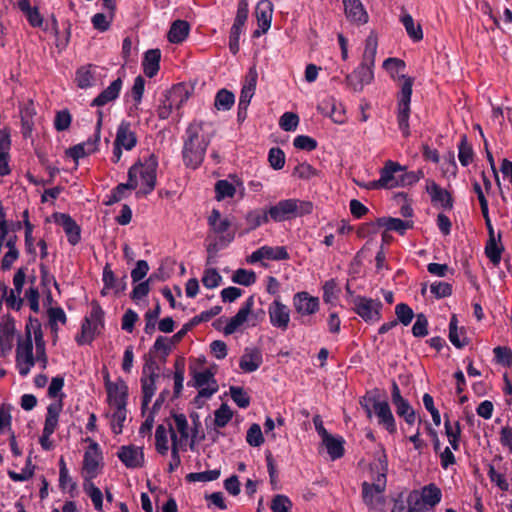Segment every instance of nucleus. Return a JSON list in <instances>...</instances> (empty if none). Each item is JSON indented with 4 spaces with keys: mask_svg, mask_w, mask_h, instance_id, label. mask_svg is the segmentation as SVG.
<instances>
[{
    "mask_svg": "<svg viewBox=\"0 0 512 512\" xmlns=\"http://www.w3.org/2000/svg\"><path fill=\"white\" fill-rule=\"evenodd\" d=\"M210 141L211 135L204 131V124L202 122H192L186 129V138L182 150L184 164L192 169L199 167L204 160Z\"/></svg>",
    "mask_w": 512,
    "mask_h": 512,
    "instance_id": "obj_1",
    "label": "nucleus"
},
{
    "mask_svg": "<svg viewBox=\"0 0 512 512\" xmlns=\"http://www.w3.org/2000/svg\"><path fill=\"white\" fill-rule=\"evenodd\" d=\"M313 204L299 199H284L268 209L269 219L283 222L312 213Z\"/></svg>",
    "mask_w": 512,
    "mask_h": 512,
    "instance_id": "obj_2",
    "label": "nucleus"
},
{
    "mask_svg": "<svg viewBox=\"0 0 512 512\" xmlns=\"http://www.w3.org/2000/svg\"><path fill=\"white\" fill-rule=\"evenodd\" d=\"M158 167V159L155 154L151 153L143 160H139L130 168H136L135 180L139 182L140 189L137 195H148L156 186V171Z\"/></svg>",
    "mask_w": 512,
    "mask_h": 512,
    "instance_id": "obj_3",
    "label": "nucleus"
},
{
    "mask_svg": "<svg viewBox=\"0 0 512 512\" xmlns=\"http://www.w3.org/2000/svg\"><path fill=\"white\" fill-rule=\"evenodd\" d=\"M360 405L369 419L372 418L374 412L378 423L383 425L389 433L394 434L397 431L395 418L386 401H378L375 397L366 395L360 400Z\"/></svg>",
    "mask_w": 512,
    "mask_h": 512,
    "instance_id": "obj_4",
    "label": "nucleus"
},
{
    "mask_svg": "<svg viewBox=\"0 0 512 512\" xmlns=\"http://www.w3.org/2000/svg\"><path fill=\"white\" fill-rule=\"evenodd\" d=\"M104 328V311L98 302L91 303V311L81 326V333L76 337L79 345L90 344L96 335Z\"/></svg>",
    "mask_w": 512,
    "mask_h": 512,
    "instance_id": "obj_5",
    "label": "nucleus"
},
{
    "mask_svg": "<svg viewBox=\"0 0 512 512\" xmlns=\"http://www.w3.org/2000/svg\"><path fill=\"white\" fill-rule=\"evenodd\" d=\"M402 77L405 81L398 95L397 122L403 136L408 137L410 135L409 116L413 79L409 77L406 78L405 76Z\"/></svg>",
    "mask_w": 512,
    "mask_h": 512,
    "instance_id": "obj_6",
    "label": "nucleus"
},
{
    "mask_svg": "<svg viewBox=\"0 0 512 512\" xmlns=\"http://www.w3.org/2000/svg\"><path fill=\"white\" fill-rule=\"evenodd\" d=\"M189 97L188 91L183 85H175L164 94L157 109V115L160 119H167L174 109H180Z\"/></svg>",
    "mask_w": 512,
    "mask_h": 512,
    "instance_id": "obj_7",
    "label": "nucleus"
},
{
    "mask_svg": "<svg viewBox=\"0 0 512 512\" xmlns=\"http://www.w3.org/2000/svg\"><path fill=\"white\" fill-rule=\"evenodd\" d=\"M34 364L33 341L30 331L27 330L25 339H19L16 348V365L19 374L23 377L27 376Z\"/></svg>",
    "mask_w": 512,
    "mask_h": 512,
    "instance_id": "obj_8",
    "label": "nucleus"
},
{
    "mask_svg": "<svg viewBox=\"0 0 512 512\" xmlns=\"http://www.w3.org/2000/svg\"><path fill=\"white\" fill-rule=\"evenodd\" d=\"M354 311L366 322H378L381 319L382 302L363 296L353 299Z\"/></svg>",
    "mask_w": 512,
    "mask_h": 512,
    "instance_id": "obj_9",
    "label": "nucleus"
},
{
    "mask_svg": "<svg viewBox=\"0 0 512 512\" xmlns=\"http://www.w3.org/2000/svg\"><path fill=\"white\" fill-rule=\"evenodd\" d=\"M87 441H90V445L84 453L82 475L84 480H92L100 473L102 453L97 442Z\"/></svg>",
    "mask_w": 512,
    "mask_h": 512,
    "instance_id": "obj_10",
    "label": "nucleus"
},
{
    "mask_svg": "<svg viewBox=\"0 0 512 512\" xmlns=\"http://www.w3.org/2000/svg\"><path fill=\"white\" fill-rule=\"evenodd\" d=\"M159 367L157 363L150 359L147 360L143 366V377L141 378L142 384V406L146 407L150 403L156 391V379L159 377Z\"/></svg>",
    "mask_w": 512,
    "mask_h": 512,
    "instance_id": "obj_11",
    "label": "nucleus"
},
{
    "mask_svg": "<svg viewBox=\"0 0 512 512\" xmlns=\"http://www.w3.org/2000/svg\"><path fill=\"white\" fill-rule=\"evenodd\" d=\"M171 441L179 442L180 447H185L189 440V426L187 418L182 413H173L171 419H167Z\"/></svg>",
    "mask_w": 512,
    "mask_h": 512,
    "instance_id": "obj_12",
    "label": "nucleus"
},
{
    "mask_svg": "<svg viewBox=\"0 0 512 512\" xmlns=\"http://www.w3.org/2000/svg\"><path fill=\"white\" fill-rule=\"evenodd\" d=\"M374 79L373 68L361 64L350 74L346 75L345 83L354 92H361L365 85Z\"/></svg>",
    "mask_w": 512,
    "mask_h": 512,
    "instance_id": "obj_13",
    "label": "nucleus"
},
{
    "mask_svg": "<svg viewBox=\"0 0 512 512\" xmlns=\"http://www.w3.org/2000/svg\"><path fill=\"white\" fill-rule=\"evenodd\" d=\"M290 308L276 298L268 307L269 320L273 327L286 331L290 323Z\"/></svg>",
    "mask_w": 512,
    "mask_h": 512,
    "instance_id": "obj_14",
    "label": "nucleus"
},
{
    "mask_svg": "<svg viewBox=\"0 0 512 512\" xmlns=\"http://www.w3.org/2000/svg\"><path fill=\"white\" fill-rule=\"evenodd\" d=\"M293 306L301 317L311 316L319 310L320 301L318 297L311 296L306 291L297 292L293 296Z\"/></svg>",
    "mask_w": 512,
    "mask_h": 512,
    "instance_id": "obj_15",
    "label": "nucleus"
},
{
    "mask_svg": "<svg viewBox=\"0 0 512 512\" xmlns=\"http://www.w3.org/2000/svg\"><path fill=\"white\" fill-rule=\"evenodd\" d=\"M194 386L199 389L198 395L203 398H210L218 390V384L214 374L205 369L201 372L193 371Z\"/></svg>",
    "mask_w": 512,
    "mask_h": 512,
    "instance_id": "obj_16",
    "label": "nucleus"
},
{
    "mask_svg": "<svg viewBox=\"0 0 512 512\" xmlns=\"http://www.w3.org/2000/svg\"><path fill=\"white\" fill-rule=\"evenodd\" d=\"M289 253L284 246H262L252 252V254L248 257L247 261L249 263H256L262 260H273V261H280V260H288L289 259Z\"/></svg>",
    "mask_w": 512,
    "mask_h": 512,
    "instance_id": "obj_17",
    "label": "nucleus"
},
{
    "mask_svg": "<svg viewBox=\"0 0 512 512\" xmlns=\"http://www.w3.org/2000/svg\"><path fill=\"white\" fill-rule=\"evenodd\" d=\"M120 461L130 469L141 468L144 465L143 449L135 445L121 446L117 452Z\"/></svg>",
    "mask_w": 512,
    "mask_h": 512,
    "instance_id": "obj_18",
    "label": "nucleus"
},
{
    "mask_svg": "<svg viewBox=\"0 0 512 512\" xmlns=\"http://www.w3.org/2000/svg\"><path fill=\"white\" fill-rule=\"evenodd\" d=\"M405 171V166L398 162L387 160L380 170V182L383 189H393L399 187L400 172Z\"/></svg>",
    "mask_w": 512,
    "mask_h": 512,
    "instance_id": "obj_19",
    "label": "nucleus"
},
{
    "mask_svg": "<svg viewBox=\"0 0 512 512\" xmlns=\"http://www.w3.org/2000/svg\"><path fill=\"white\" fill-rule=\"evenodd\" d=\"M254 303V296H250L246 299L236 315L233 316L224 327L223 332L225 335L233 334L239 327L249 321V316L252 314Z\"/></svg>",
    "mask_w": 512,
    "mask_h": 512,
    "instance_id": "obj_20",
    "label": "nucleus"
},
{
    "mask_svg": "<svg viewBox=\"0 0 512 512\" xmlns=\"http://www.w3.org/2000/svg\"><path fill=\"white\" fill-rule=\"evenodd\" d=\"M273 5L269 0H261L257 3L255 15L258 22V29L254 31V36L259 37L261 34L266 33L272 21Z\"/></svg>",
    "mask_w": 512,
    "mask_h": 512,
    "instance_id": "obj_21",
    "label": "nucleus"
},
{
    "mask_svg": "<svg viewBox=\"0 0 512 512\" xmlns=\"http://www.w3.org/2000/svg\"><path fill=\"white\" fill-rule=\"evenodd\" d=\"M55 222L60 225L71 245H76L81 239V229L75 220L68 214L56 213L54 215Z\"/></svg>",
    "mask_w": 512,
    "mask_h": 512,
    "instance_id": "obj_22",
    "label": "nucleus"
},
{
    "mask_svg": "<svg viewBox=\"0 0 512 512\" xmlns=\"http://www.w3.org/2000/svg\"><path fill=\"white\" fill-rule=\"evenodd\" d=\"M257 83V72L251 68L246 76L245 82L242 85L239 97L240 111H244V116H247V109L254 96Z\"/></svg>",
    "mask_w": 512,
    "mask_h": 512,
    "instance_id": "obj_23",
    "label": "nucleus"
},
{
    "mask_svg": "<svg viewBox=\"0 0 512 512\" xmlns=\"http://www.w3.org/2000/svg\"><path fill=\"white\" fill-rule=\"evenodd\" d=\"M25 270L24 268L18 269L13 277L14 289L10 290V297L8 300V307L14 310H20L23 305V299L20 297L25 283Z\"/></svg>",
    "mask_w": 512,
    "mask_h": 512,
    "instance_id": "obj_24",
    "label": "nucleus"
},
{
    "mask_svg": "<svg viewBox=\"0 0 512 512\" xmlns=\"http://www.w3.org/2000/svg\"><path fill=\"white\" fill-rule=\"evenodd\" d=\"M262 353L258 348L247 347L240 358L239 366L245 373L256 371L262 364Z\"/></svg>",
    "mask_w": 512,
    "mask_h": 512,
    "instance_id": "obj_25",
    "label": "nucleus"
},
{
    "mask_svg": "<svg viewBox=\"0 0 512 512\" xmlns=\"http://www.w3.org/2000/svg\"><path fill=\"white\" fill-rule=\"evenodd\" d=\"M108 401L113 407H126L128 388L123 381L106 384Z\"/></svg>",
    "mask_w": 512,
    "mask_h": 512,
    "instance_id": "obj_26",
    "label": "nucleus"
},
{
    "mask_svg": "<svg viewBox=\"0 0 512 512\" xmlns=\"http://www.w3.org/2000/svg\"><path fill=\"white\" fill-rule=\"evenodd\" d=\"M426 191L430 195L433 203L440 204L445 209H451L453 207V200L450 193L440 187L436 182L428 180Z\"/></svg>",
    "mask_w": 512,
    "mask_h": 512,
    "instance_id": "obj_27",
    "label": "nucleus"
},
{
    "mask_svg": "<svg viewBox=\"0 0 512 512\" xmlns=\"http://www.w3.org/2000/svg\"><path fill=\"white\" fill-rule=\"evenodd\" d=\"M114 144L126 149L132 150L137 144V137L131 130L130 123L122 121L117 128Z\"/></svg>",
    "mask_w": 512,
    "mask_h": 512,
    "instance_id": "obj_28",
    "label": "nucleus"
},
{
    "mask_svg": "<svg viewBox=\"0 0 512 512\" xmlns=\"http://www.w3.org/2000/svg\"><path fill=\"white\" fill-rule=\"evenodd\" d=\"M346 17L358 24H365L368 21V14L360 0H343Z\"/></svg>",
    "mask_w": 512,
    "mask_h": 512,
    "instance_id": "obj_29",
    "label": "nucleus"
},
{
    "mask_svg": "<svg viewBox=\"0 0 512 512\" xmlns=\"http://www.w3.org/2000/svg\"><path fill=\"white\" fill-rule=\"evenodd\" d=\"M122 88L121 78L114 80L106 89H104L95 99H93L92 106H104L105 104L114 101Z\"/></svg>",
    "mask_w": 512,
    "mask_h": 512,
    "instance_id": "obj_30",
    "label": "nucleus"
},
{
    "mask_svg": "<svg viewBox=\"0 0 512 512\" xmlns=\"http://www.w3.org/2000/svg\"><path fill=\"white\" fill-rule=\"evenodd\" d=\"M161 52L159 49H150L145 52L143 59V71L149 78L154 77L160 68Z\"/></svg>",
    "mask_w": 512,
    "mask_h": 512,
    "instance_id": "obj_31",
    "label": "nucleus"
},
{
    "mask_svg": "<svg viewBox=\"0 0 512 512\" xmlns=\"http://www.w3.org/2000/svg\"><path fill=\"white\" fill-rule=\"evenodd\" d=\"M61 410L62 403L60 401L51 403L48 406L43 428V431H45V437L51 436L55 432L58 425V418Z\"/></svg>",
    "mask_w": 512,
    "mask_h": 512,
    "instance_id": "obj_32",
    "label": "nucleus"
},
{
    "mask_svg": "<svg viewBox=\"0 0 512 512\" xmlns=\"http://www.w3.org/2000/svg\"><path fill=\"white\" fill-rule=\"evenodd\" d=\"M127 276L124 275L121 279H117L110 266L107 264L103 269V283L105 288H112L115 294L122 293L127 288Z\"/></svg>",
    "mask_w": 512,
    "mask_h": 512,
    "instance_id": "obj_33",
    "label": "nucleus"
},
{
    "mask_svg": "<svg viewBox=\"0 0 512 512\" xmlns=\"http://www.w3.org/2000/svg\"><path fill=\"white\" fill-rule=\"evenodd\" d=\"M449 340L456 348L459 349L468 344L464 329H458V319L455 314L452 315L449 322Z\"/></svg>",
    "mask_w": 512,
    "mask_h": 512,
    "instance_id": "obj_34",
    "label": "nucleus"
},
{
    "mask_svg": "<svg viewBox=\"0 0 512 512\" xmlns=\"http://www.w3.org/2000/svg\"><path fill=\"white\" fill-rule=\"evenodd\" d=\"M189 30L190 26L187 21L176 20L168 32V40L175 44L181 43L187 38Z\"/></svg>",
    "mask_w": 512,
    "mask_h": 512,
    "instance_id": "obj_35",
    "label": "nucleus"
},
{
    "mask_svg": "<svg viewBox=\"0 0 512 512\" xmlns=\"http://www.w3.org/2000/svg\"><path fill=\"white\" fill-rule=\"evenodd\" d=\"M99 140L96 137L93 140H88L84 143L77 144L67 151V154L75 161L83 158L97 150Z\"/></svg>",
    "mask_w": 512,
    "mask_h": 512,
    "instance_id": "obj_36",
    "label": "nucleus"
},
{
    "mask_svg": "<svg viewBox=\"0 0 512 512\" xmlns=\"http://www.w3.org/2000/svg\"><path fill=\"white\" fill-rule=\"evenodd\" d=\"M377 47H378L377 36L374 33H370V35L366 38L365 49H364L361 64H364L371 68L374 67Z\"/></svg>",
    "mask_w": 512,
    "mask_h": 512,
    "instance_id": "obj_37",
    "label": "nucleus"
},
{
    "mask_svg": "<svg viewBox=\"0 0 512 512\" xmlns=\"http://www.w3.org/2000/svg\"><path fill=\"white\" fill-rule=\"evenodd\" d=\"M15 332V324L12 319H6L0 323V346L3 349L10 350Z\"/></svg>",
    "mask_w": 512,
    "mask_h": 512,
    "instance_id": "obj_38",
    "label": "nucleus"
},
{
    "mask_svg": "<svg viewBox=\"0 0 512 512\" xmlns=\"http://www.w3.org/2000/svg\"><path fill=\"white\" fill-rule=\"evenodd\" d=\"M208 224L212 231L219 235L226 233L231 226L230 221L227 218H222L220 211L217 209L212 210L208 217Z\"/></svg>",
    "mask_w": 512,
    "mask_h": 512,
    "instance_id": "obj_39",
    "label": "nucleus"
},
{
    "mask_svg": "<svg viewBox=\"0 0 512 512\" xmlns=\"http://www.w3.org/2000/svg\"><path fill=\"white\" fill-rule=\"evenodd\" d=\"M377 225L380 227H385L388 231H396L403 235L405 231L410 228L412 225L408 221L401 220L399 218H378Z\"/></svg>",
    "mask_w": 512,
    "mask_h": 512,
    "instance_id": "obj_40",
    "label": "nucleus"
},
{
    "mask_svg": "<svg viewBox=\"0 0 512 512\" xmlns=\"http://www.w3.org/2000/svg\"><path fill=\"white\" fill-rule=\"evenodd\" d=\"M135 171L136 168H129L127 183H120L112 190L113 195L117 197L118 201L126 197L127 190H134L138 187L139 182L135 180Z\"/></svg>",
    "mask_w": 512,
    "mask_h": 512,
    "instance_id": "obj_41",
    "label": "nucleus"
},
{
    "mask_svg": "<svg viewBox=\"0 0 512 512\" xmlns=\"http://www.w3.org/2000/svg\"><path fill=\"white\" fill-rule=\"evenodd\" d=\"M75 81L81 89L92 87L95 84V74L92 65L79 68L76 72Z\"/></svg>",
    "mask_w": 512,
    "mask_h": 512,
    "instance_id": "obj_42",
    "label": "nucleus"
},
{
    "mask_svg": "<svg viewBox=\"0 0 512 512\" xmlns=\"http://www.w3.org/2000/svg\"><path fill=\"white\" fill-rule=\"evenodd\" d=\"M168 433H170V431L167 424H160L157 426L155 431V447L157 452L161 455H166L169 450Z\"/></svg>",
    "mask_w": 512,
    "mask_h": 512,
    "instance_id": "obj_43",
    "label": "nucleus"
},
{
    "mask_svg": "<svg viewBox=\"0 0 512 512\" xmlns=\"http://www.w3.org/2000/svg\"><path fill=\"white\" fill-rule=\"evenodd\" d=\"M323 444L325 445L328 454L330 457L335 460L338 458H341L344 454V447H343V439L341 437L336 438L332 435L327 436L323 440Z\"/></svg>",
    "mask_w": 512,
    "mask_h": 512,
    "instance_id": "obj_44",
    "label": "nucleus"
},
{
    "mask_svg": "<svg viewBox=\"0 0 512 512\" xmlns=\"http://www.w3.org/2000/svg\"><path fill=\"white\" fill-rule=\"evenodd\" d=\"M401 23L405 27V30L409 37L414 41H420L423 39V32L420 24H415L410 14H404L401 16Z\"/></svg>",
    "mask_w": 512,
    "mask_h": 512,
    "instance_id": "obj_45",
    "label": "nucleus"
},
{
    "mask_svg": "<svg viewBox=\"0 0 512 512\" xmlns=\"http://www.w3.org/2000/svg\"><path fill=\"white\" fill-rule=\"evenodd\" d=\"M83 489L85 493L90 497L94 508L97 511L102 510L103 506V494L101 490L95 486L92 480H84Z\"/></svg>",
    "mask_w": 512,
    "mask_h": 512,
    "instance_id": "obj_46",
    "label": "nucleus"
},
{
    "mask_svg": "<svg viewBox=\"0 0 512 512\" xmlns=\"http://www.w3.org/2000/svg\"><path fill=\"white\" fill-rule=\"evenodd\" d=\"M500 239L501 233L498 234V241H500ZM502 251L503 246L497 243L496 237H489L485 247V253L493 264L500 262Z\"/></svg>",
    "mask_w": 512,
    "mask_h": 512,
    "instance_id": "obj_47",
    "label": "nucleus"
},
{
    "mask_svg": "<svg viewBox=\"0 0 512 512\" xmlns=\"http://www.w3.org/2000/svg\"><path fill=\"white\" fill-rule=\"evenodd\" d=\"M245 221L248 226V230H255L262 224H265L269 221L268 211L267 212H262L260 210L249 211L245 216Z\"/></svg>",
    "mask_w": 512,
    "mask_h": 512,
    "instance_id": "obj_48",
    "label": "nucleus"
},
{
    "mask_svg": "<svg viewBox=\"0 0 512 512\" xmlns=\"http://www.w3.org/2000/svg\"><path fill=\"white\" fill-rule=\"evenodd\" d=\"M473 156V149L468 143L467 136L462 135L458 145V159L462 166H468L473 161Z\"/></svg>",
    "mask_w": 512,
    "mask_h": 512,
    "instance_id": "obj_49",
    "label": "nucleus"
},
{
    "mask_svg": "<svg viewBox=\"0 0 512 512\" xmlns=\"http://www.w3.org/2000/svg\"><path fill=\"white\" fill-rule=\"evenodd\" d=\"M393 405L395 406L397 415L403 417L407 424L412 425L415 423V411L406 399L398 401Z\"/></svg>",
    "mask_w": 512,
    "mask_h": 512,
    "instance_id": "obj_50",
    "label": "nucleus"
},
{
    "mask_svg": "<svg viewBox=\"0 0 512 512\" xmlns=\"http://www.w3.org/2000/svg\"><path fill=\"white\" fill-rule=\"evenodd\" d=\"M441 490L435 484H429L422 490V500L425 504L435 506L441 501Z\"/></svg>",
    "mask_w": 512,
    "mask_h": 512,
    "instance_id": "obj_51",
    "label": "nucleus"
},
{
    "mask_svg": "<svg viewBox=\"0 0 512 512\" xmlns=\"http://www.w3.org/2000/svg\"><path fill=\"white\" fill-rule=\"evenodd\" d=\"M216 199L232 198L236 193V187L228 180H219L215 184Z\"/></svg>",
    "mask_w": 512,
    "mask_h": 512,
    "instance_id": "obj_52",
    "label": "nucleus"
},
{
    "mask_svg": "<svg viewBox=\"0 0 512 512\" xmlns=\"http://www.w3.org/2000/svg\"><path fill=\"white\" fill-rule=\"evenodd\" d=\"M234 94L226 89L220 90L215 97V107L218 110H229L234 104Z\"/></svg>",
    "mask_w": 512,
    "mask_h": 512,
    "instance_id": "obj_53",
    "label": "nucleus"
},
{
    "mask_svg": "<svg viewBox=\"0 0 512 512\" xmlns=\"http://www.w3.org/2000/svg\"><path fill=\"white\" fill-rule=\"evenodd\" d=\"M232 281L243 286H250L256 282V274L251 270L240 268L234 272Z\"/></svg>",
    "mask_w": 512,
    "mask_h": 512,
    "instance_id": "obj_54",
    "label": "nucleus"
},
{
    "mask_svg": "<svg viewBox=\"0 0 512 512\" xmlns=\"http://www.w3.org/2000/svg\"><path fill=\"white\" fill-rule=\"evenodd\" d=\"M115 411L112 414L111 418V429L113 433L120 434L122 433L123 423L127 417L126 407H114Z\"/></svg>",
    "mask_w": 512,
    "mask_h": 512,
    "instance_id": "obj_55",
    "label": "nucleus"
},
{
    "mask_svg": "<svg viewBox=\"0 0 512 512\" xmlns=\"http://www.w3.org/2000/svg\"><path fill=\"white\" fill-rule=\"evenodd\" d=\"M35 344H36V358L40 362L41 368L46 369L48 364L47 355L45 352V343L43 341L42 333L40 330L34 333Z\"/></svg>",
    "mask_w": 512,
    "mask_h": 512,
    "instance_id": "obj_56",
    "label": "nucleus"
},
{
    "mask_svg": "<svg viewBox=\"0 0 512 512\" xmlns=\"http://www.w3.org/2000/svg\"><path fill=\"white\" fill-rule=\"evenodd\" d=\"M214 423L216 427L223 428L228 422L231 420L233 413L230 407L227 404H222L215 412H214Z\"/></svg>",
    "mask_w": 512,
    "mask_h": 512,
    "instance_id": "obj_57",
    "label": "nucleus"
},
{
    "mask_svg": "<svg viewBox=\"0 0 512 512\" xmlns=\"http://www.w3.org/2000/svg\"><path fill=\"white\" fill-rule=\"evenodd\" d=\"M337 283L334 279L326 281L323 285V300L325 303L334 305L338 297Z\"/></svg>",
    "mask_w": 512,
    "mask_h": 512,
    "instance_id": "obj_58",
    "label": "nucleus"
},
{
    "mask_svg": "<svg viewBox=\"0 0 512 512\" xmlns=\"http://www.w3.org/2000/svg\"><path fill=\"white\" fill-rule=\"evenodd\" d=\"M246 441L250 446L259 447L264 443V437L260 425L254 423L247 431Z\"/></svg>",
    "mask_w": 512,
    "mask_h": 512,
    "instance_id": "obj_59",
    "label": "nucleus"
},
{
    "mask_svg": "<svg viewBox=\"0 0 512 512\" xmlns=\"http://www.w3.org/2000/svg\"><path fill=\"white\" fill-rule=\"evenodd\" d=\"M395 314L397 316L396 320L402 323L404 326L409 325L414 317L413 310L405 303L396 305Z\"/></svg>",
    "mask_w": 512,
    "mask_h": 512,
    "instance_id": "obj_60",
    "label": "nucleus"
},
{
    "mask_svg": "<svg viewBox=\"0 0 512 512\" xmlns=\"http://www.w3.org/2000/svg\"><path fill=\"white\" fill-rule=\"evenodd\" d=\"M424 177L422 170L400 172L399 187L412 186Z\"/></svg>",
    "mask_w": 512,
    "mask_h": 512,
    "instance_id": "obj_61",
    "label": "nucleus"
},
{
    "mask_svg": "<svg viewBox=\"0 0 512 512\" xmlns=\"http://www.w3.org/2000/svg\"><path fill=\"white\" fill-rule=\"evenodd\" d=\"M222 281L221 275L216 269H206L202 277L203 285L208 289L216 288Z\"/></svg>",
    "mask_w": 512,
    "mask_h": 512,
    "instance_id": "obj_62",
    "label": "nucleus"
},
{
    "mask_svg": "<svg viewBox=\"0 0 512 512\" xmlns=\"http://www.w3.org/2000/svg\"><path fill=\"white\" fill-rule=\"evenodd\" d=\"M230 395L232 400L240 407L246 408L250 404V398L247 393L243 390V388L238 386L230 387Z\"/></svg>",
    "mask_w": 512,
    "mask_h": 512,
    "instance_id": "obj_63",
    "label": "nucleus"
},
{
    "mask_svg": "<svg viewBox=\"0 0 512 512\" xmlns=\"http://www.w3.org/2000/svg\"><path fill=\"white\" fill-rule=\"evenodd\" d=\"M291 507L290 499L282 494L276 495L271 503V510L273 512H290Z\"/></svg>",
    "mask_w": 512,
    "mask_h": 512,
    "instance_id": "obj_64",
    "label": "nucleus"
}]
</instances>
